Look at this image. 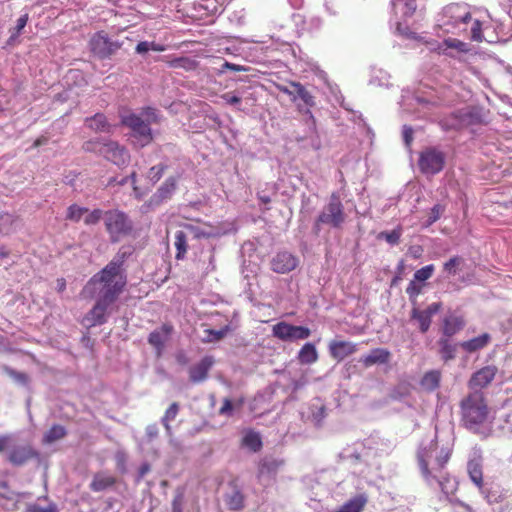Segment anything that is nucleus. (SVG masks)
<instances>
[{"label":"nucleus","mask_w":512,"mask_h":512,"mask_svg":"<svg viewBox=\"0 0 512 512\" xmlns=\"http://www.w3.org/2000/svg\"><path fill=\"white\" fill-rule=\"evenodd\" d=\"M131 254L132 251L129 248L121 247L112 260L88 280L82 295L90 298L98 295L116 302L127 285L124 265Z\"/></svg>","instance_id":"obj_1"},{"label":"nucleus","mask_w":512,"mask_h":512,"mask_svg":"<svg viewBox=\"0 0 512 512\" xmlns=\"http://www.w3.org/2000/svg\"><path fill=\"white\" fill-rule=\"evenodd\" d=\"M436 443H431L428 447L422 449L417 456L418 465L423 478L430 486L438 485L441 491L447 493V484L451 478L448 472L445 471V466L450 460L452 455L451 448H442L437 455L432 467L429 466L428 459L436 450Z\"/></svg>","instance_id":"obj_2"},{"label":"nucleus","mask_w":512,"mask_h":512,"mask_svg":"<svg viewBox=\"0 0 512 512\" xmlns=\"http://www.w3.org/2000/svg\"><path fill=\"white\" fill-rule=\"evenodd\" d=\"M461 425L472 433H478L488 420L490 408L483 391H470L460 403Z\"/></svg>","instance_id":"obj_3"},{"label":"nucleus","mask_w":512,"mask_h":512,"mask_svg":"<svg viewBox=\"0 0 512 512\" xmlns=\"http://www.w3.org/2000/svg\"><path fill=\"white\" fill-rule=\"evenodd\" d=\"M104 225L112 243L119 242L133 231L132 221L125 212L119 209L105 211Z\"/></svg>","instance_id":"obj_4"},{"label":"nucleus","mask_w":512,"mask_h":512,"mask_svg":"<svg viewBox=\"0 0 512 512\" xmlns=\"http://www.w3.org/2000/svg\"><path fill=\"white\" fill-rule=\"evenodd\" d=\"M344 206L341 202L338 193H332L328 204L323 208L321 213L318 215L315 223L314 230L318 233L321 229V225H329L333 228H340L345 222Z\"/></svg>","instance_id":"obj_5"},{"label":"nucleus","mask_w":512,"mask_h":512,"mask_svg":"<svg viewBox=\"0 0 512 512\" xmlns=\"http://www.w3.org/2000/svg\"><path fill=\"white\" fill-rule=\"evenodd\" d=\"M119 117L121 124L132 131V136L138 141L140 147L152 142L153 136L149 123H146L139 115L122 108L119 110Z\"/></svg>","instance_id":"obj_6"},{"label":"nucleus","mask_w":512,"mask_h":512,"mask_svg":"<svg viewBox=\"0 0 512 512\" xmlns=\"http://www.w3.org/2000/svg\"><path fill=\"white\" fill-rule=\"evenodd\" d=\"M121 46L120 42L111 40L103 30L94 33L89 40L90 52L100 60L111 58Z\"/></svg>","instance_id":"obj_7"},{"label":"nucleus","mask_w":512,"mask_h":512,"mask_svg":"<svg viewBox=\"0 0 512 512\" xmlns=\"http://www.w3.org/2000/svg\"><path fill=\"white\" fill-rule=\"evenodd\" d=\"M445 154L436 147H427L419 154L418 167L425 175L440 173L445 166Z\"/></svg>","instance_id":"obj_8"},{"label":"nucleus","mask_w":512,"mask_h":512,"mask_svg":"<svg viewBox=\"0 0 512 512\" xmlns=\"http://www.w3.org/2000/svg\"><path fill=\"white\" fill-rule=\"evenodd\" d=\"M444 17L447 19L445 25L458 28L459 31H466V26L472 20L469 9L461 4H450L444 9Z\"/></svg>","instance_id":"obj_9"},{"label":"nucleus","mask_w":512,"mask_h":512,"mask_svg":"<svg viewBox=\"0 0 512 512\" xmlns=\"http://www.w3.org/2000/svg\"><path fill=\"white\" fill-rule=\"evenodd\" d=\"M273 336L282 341L304 340L311 335L309 328L296 326L287 322H279L272 328Z\"/></svg>","instance_id":"obj_10"},{"label":"nucleus","mask_w":512,"mask_h":512,"mask_svg":"<svg viewBox=\"0 0 512 512\" xmlns=\"http://www.w3.org/2000/svg\"><path fill=\"white\" fill-rule=\"evenodd\" d=\"M113 303L114 301L98 296L94 306L83 317V325L86 327H94L106 323L108 309Z\"/></svg>","instance_id":"obj_11"},{"label":"nucleus","mask_w":512,"mask_h":512,"mask_svg":"<svg viewBox=\"0 0 512 512\" xmlns=\"http://www.w3.org/2000/svg\"><path fill=\"white\" fill-rule=\"evenodd\" d=\"M498 368L495 365L484 366L475 371L467 382L471 391H482L487 388L495 379Z\"/></svg>","instance_id":"obj_12"},{"label":"nucleus","mask_w":512,"mask_h":512,"mask_svg":"<svg viewBox=\"0 0 512 512\" xmlns=\"http://www.w3.org/2000/svg\"><path fill=\"white\" fill-rule=\"evenodd\" d=\"M7 460L14 466H22L32 459L39 458V452L31 445H11L7 451Z\"/></svg>","instance_id":"obj_13"},{"label":"nucleus","mask_w":512,"mask_h":512,"mask_svg":"<svg viewBox=\"0 0 512 512\" xmlns=\"http://www.w3.org/2000/svg\"><path fill=\"white\" fill-rule=\"evenodd\" d=\"M173 332V325L164 323L149 334L148 343L154 348L157 357L162 356L166 343L169 342Z\"/></svg>","instance_id":"obj_14"},{"label":"nucleus","mask_w":512,"mask_h":512,"mask_svg":"<svg viewBox=\"0 0 512 512\" xmlns=\"http://www.w3.org/2000/svg\"><path fill=\"white\" fill-rule=\"evenodd\" d=\"M441 308V302H434L423 310L416 307L411 310V319L418 322V327L421 333H426L429 330L432 323V317L437 314Z\"/></svg>","instance_id":"obj_15"},{"label":"nucleus","mask_w":512,"mask_h":512,"mask_svg":"<svg viewBox=\"0 0 512 512\" xmlns=\"http://www.w3.org/2000/svg\"><path fill=\"white\" fill-rule=\"evenodd\" d=\"M101 156L117 166L127 165L130 159L129 152L118 142L112 140L105 142Z\"/></svg>","instance_id":"obj_16"},{"label":"nucleus","mask_w":512,"mask_h":512,"mask_svg":"<svg viewBox=\"0 0 512 512\" xmlns=\"http://www.w3.org/2000/svg\"><path fill=\"white\" fill-rule=\"evenodd\" d=\"M298 258L287 251L278 252L270 261L271 269L278 274H286L298 266Z\"/></svg>","instance_id":"obj_17"},{"label":"nucleus","mask_w":512,"mask_h":512,"mask_svg":"<svg viewBox=\"0 0 512 512\" xmlns=\"http://www.w3.org/2000/svg\"><path fill=\"white\" fill-rule=\"evenodd\" d=\"M328 348L330 356L338 362L343 361L346 357L358 351V345L356 343L343 340L331 341Z\"/></svg>","instance_id":"obj_18"},{"label":"nucleus","mask_w":512,"mask_h":512,"mask_svg":"<svg viewBox=\"0 0 512 512\" xmlns=\"http://www.w3.org/2000/svg\"><path fill=\"white\" fill-rule=\"evenodd\" d=\"M214 364L212 356H205L199 363L190 367L189 379L192 383H200L207 379L209 370Z\"/></svg>","instance_id":"obj_19"},{"label":"nucleus","mask_w":512,"mask_h":512,"mask_svg":"<svg viewBox=\"0 0 512 512\" xmlns=\"http://www.w3.org/2000/svg\"><path fill=\"white\" fill-rule=\"evenodd\" d=\"M391 359V352L386 348H374L369 354L362 356L359 362L365 368H369L373 365L388 364Z\"/></svg>","instance_id":"obj_20"},{"label":"nucleus","mask_w":512,"mask_h":512,"mask_svg":"<svg viewBox=\"0 0 512 512\" xmlns=\"http://www.w3.org/2000/svg\"><path fill=\"white\" fill-rule=\"evenodd\" d=\"M466 320L463 315L452 313L444 317L442 322V333L446 337H452L464 329Z\"/></svg>","instance_id":"obj_21"},{"label":"nucleus","mask_w":512,"mask_h":512,"mask_svg":"<svg viewBox=\"0 0 512 512\" xmlns=\"http://www.w3.org/2000/svg\"><path fill=\"white\" fill-rule=\"evenodd\" d=\"M85 125L96 133H110L112 131V125L103 113H96L85 118Z\"/></svg>","instance_id":"obj_22"},{"label":"nucleus","mask_w":512,"mask_h":512,"mask_svg":"<svg viewBox=\"0 0 512 512\" xmlns=\"http://www.w3.org/2000/svg\"><path fill=\"white\" fill-rule=\"evenodd\" d=\"M467 472L470 480L475 484V486H477L479 489H482L484 486V481L481 459L474 458L469 460L467 463Z\"/></svg>","instance_id":"obj_23"},{"label":"nucleus","mask_w":512,"mask_h":512,"mask_svg":"<svg viewBox=\"0 0 512 512\" xmlns=\"http://www.w3.org/2000/svg\"><path fill=\"white\" fill-rule=\"evenodd\" d=\"M490 341L491 336L488 333H483L482 335L474 337L470 340L463 341L462 343H460V346L464 351L468 353H473L485 348Z\"/></svg>","instance_id":"obj_24"},{"label":"nucleus","mask_w":512,"mask_h":512,"mask_svg":"<svg viewBox=\"0 0 512 512\" xmlns=\"http://www.w3.org/2000/svg\"><path fill=\"white\" fill-rule=\"evenodd\" d=\"M176 186L177 179L175 177H168L158 188L157 192L153 196V199L156 201V203H160L169 199L176 190Z\"/></svg>","instance_id":"obj_25"},{"label":"nucleus","mask_w":512,"mask_h":512,"mask_svg":"<svg viewBox=\"0 0 512 512\" xmlns=\"http://www.w3.org/2000/svg\"><path fill=\"white\" fill-rule=\"evenodd\" d=\"M116 483V478L106 473H96L90 483V489L94 492L104 491Z\"/></svg>","instance_id":"obj_26"},{"label":"nucleus","mask_w":512,"mask_h":512,"mask_svg":"<svg viewBox=\"0 0 512 512\" xmlns=\"http://www.w3.org/2000/svg\"><path fill=\"white\" fill-rule=\"evenodd\" d=\"M244 402V398L232 400L226 397L222 400V405L218 410V414L227 418L232 417L235 411L242 409Z\"/></svg>","instance_id":"obj_27"},{"label":"nucleus","mask_w":512,"mask_h":512,"mask_svg":"<svg viewBox=\"0 0 512 512\" xmlns=\"http://www.w3.org/2000/svg\"><path fill=\"white\" fill-rule=\"evenodd\" d=\"M441 373L438 370H431L426 372L421 381V387L428 392L436 390L440 386Z\"/></svg>","instance_id":"obj_28"},{"label":"nucleus","mask_w":512,"mask_h":512,"mask_svg":"<svg viewBox=\"0 0 512 512\" xmlns=\"http://www.w3.org/2000/svg\"><path fill=\"white\" fill-rule=\"evenodd\" d=\"M298 360L301 364H313L318 360L316 347L312 343H306L298 353Z\"/></svg>","instance_id":"obj_29"},{"label":"nucleus","mask_w":512,"mask_h":512,"mask_svg":"<svg viewBox=\"0 0 512 512\" xmlns=\"http://www.w3.org/2000/svg\"><path fill=\"white\" fill-rule=\"evenodd\" d=\"M167 64L171 68H181L185 71H194L198 68L199 62L190 57H176L167 60Z\"/></svg>","instance_id":"obj_30"},{"label":"nucleus","mask_w":512,"mask_h":512,"mask_svg":"<svg viewBox=\"0 0 512 512\" xmlns=\"http://www.w3.org/2000/svg\"><path fill=\"white\" fill-rule=\"evenodd\" d=\"M67 435V430L64 426L55 424L53 425L43 436L44 444H51L60 439H63Z\"/></svg>","instance_id":"obj_31"},{"label":"nucleus","mask_w":512,"mask_h":512,"mask_svg":"<svg viewBox=\"0 0 512 512\" xmlns=\"http://www.w3.org/2000/svg\"><path fill=\"white\" fill-rule=\"evenodd\" d=\"M445 53L446 49H454L458 53H468L470 51L469 44L456 38H446L439 47Z\"/></svg>","instance_id":"obj_32"},{"label":"nucleus","mask_w":512,"mask_h":512,"mask_svg":"<svg viewBox=\"0 0 512 512\" xmlns=\"http://www.w3.org/2000/svg\"><path fill=\"white\" fill-rule=\"evenodd\" d=\"M179 410H180L179 404L177 402H173L166 409L163 417L161 418V423L164 426V428L168 434H171L170 422L173 421L177 417Z\"/></svg>","instance_id":"obj_33"},{"label":"nucleus","mask_w":512,"mask_h":512,"mask_svg":"<svg viewBox=\"0 0 512 512\" xmlns=\"http://www.w3.org/2000/svg\"><path fill=\"white\" fill-rule=\"evenodd\" d=\"M174 246L176 248V259H183L187 253V237L184 231H177L175 233Z\"/></svg>","instance_id":"obj_34"},{"label":"nucleus","mask_w":512,"mask_h":512,"mask_svg":"<svg viewBox=\"0 0 512 512\" xmlns=\"http://www.w3.org/2000/svg\"><path fill=\"white\" fill-rule=\"evenodd\" d=\"M290 86L295 89L296 96L300 98L307 106L313 107L315 105L314 97L301 83L291 82Z\"/></svg>","instance_id":"obj_35"},{"label":"nucleus","mask_w":512,"mask_h":512,"mask_svg":"<svg viewBox=\"0 0 512 512\" xmlns=\"http://www.w3.org/2000/svg\"><path fill=\"white\" fill-rule=\"evenodd\" d=\"M28 20H29L28 13L21 15L17 19L16 26L9 30V32H10V37L8 39L9 45L13 44L16 41V39L21 35L23 29L25 28V26L28 23Z\"/></svg>","instance_id":"obj_36"},{"label":"nucleus","mask_w":512,"mask_h":512,"mask_svg":"<svg viewBox=\"0 0 512 512\" xmlns=\"http://www.w3.org/2000/svg\"><path fill=\"white\" fill-rule=\"evenodd\" d=\"M242 443L253 452H257L262 448V440L258 433L249 431L243 437Z\"/></svg>","instance_id":"obj_37"},{"label":"nucleus","mask_w":512,"mask_h":512,"mask_svg":"<svg viewBox=\"0 0 512 512\" xmlns=\"http://www.w3.org/2000/svg\"><path fill=\"white\" fill-rule=\"evenodd\" d=\"M226 505L232 511H239L244 507V496L239 490L233 491L226 497Z\"/></svg>","instance_id":"obj_38"},{"label":"nucleus","mask_w":512,"mask_h":512,"mask_svg":"<svg viewBox=\"0 0 512 512\" xmlns=\"http://www.w3.org/2000/svg\"><path fill=\"white\" fill-rule=\"evenodd\" d=\"M448 338L449 337L441 338L438 342L440 346L441 357L445 361L453 359L456 353V346L452 344Z\"/></svg>","instance_id":"obj_39"},{"label":"nucleus","mask_w":512,"mask_h":512,"mask_svg":"<svg viewBox=\"0 0 512 512\" xmlns=\"http://www.w3.org/2000/svg\"><path fill=\"white\" fill-rule=\"evenodd\" d=\"M395 9L400 10L403 15L411 16L416 11V0H394Z\"/></svg>","instance_id":"obj_40"},{"label":"nucleus","mask_w":512,"mask_h":512,"mask_svg":"<svg viewBox=\"0 0 512 512\" xmlns=\"http://www.w3.org/2000/svg\"><path fill=\"white\" fill-rule=\"evenodd\" d=\"M88 212V208L80 207L77 204H72L67 208L66 219L72 222H79L83 215Z\"/></svg>","instance_id":"obj_41"},{"label":"nucleus","mask_w":512,"mask_h":512,"mask_svg":"<svg viewBox=\"0 0 512 512\" xmlns=\"http://www.w3.org/2000/svg\"><path fill=\"white\" fill-rule=\"evenodd\" d=\"M464 263V259L460 256L451 257L448 261L443 264V270L448 275H456L460 269V266Z\"/></svg>","instance_id":"obj_42"},{"label":"nucleus","mask_w":512,"mask_h":512,"mask_svg":"<svg viewBox=\"0 0 512 512\" xmlns=\"http://www.w3.org/2000/svg\"><path fill=\"white\" fill-rule=\"evenodd\" d=\"M166 169H167V165L162 164V163L152 166L149 169V171L147 172L146 177L152 184H155L162 178Z\"/></svg>","instance_id":"obj_43"},{"label":"nucleus","mask_w":512,"mask_h":512,"mask_svg":"<svg viewBox=\"0 0 512 512\" xmlns=\"http://www.w3.org/2000/svg\"><path fill=\"white\" fill-rule=\"evenodd\" d=\"M471 29H470V40L475 42H482L484 39L482 33V22L479 19H473L470 21Z\"/></svg>","instance_id":"obj_44"},{"label":"nucleus","mask_w":512,"mask_h":512,"mask_svg":"<svg viewBox=\"0 0 512 512\" xmlns=\"http://www.w3.org/2000/svg\"><path fill=\"white\" fill-rule=\"evenodd\" d=\"M435 271V266L433 264L426 265L420 269H418L414 273L413 280L417 282H424L428 279H430Z\"/></svg>","instance_id":"obj_45"},{"label":"nucleus","mask_w":512,"mask_h":512,"mask_svg":"<svg viewBox=\"0 0 512 512\" xmlns=\"http://www.w3.org/2000/svg\"><path fill=\"white\" fill-rule=\"evenodd\" d=\"M104 214H105V211H103L99 208H96L92 211L88 210V212L86 213V216L84 218L85 225L92 226V225L98 224L101 219L104 220Z\"/></svg>","instance_id":"obj_46"},{"label":"nucleus","mask_w":512,"mask_h":512,"mask_svg":"<svg viewBox=\"0 0 512 512\" xmlns=\"http://www.w3.org/2000/svg\"><path fill=\"white\" fill-rule=\"evenodd\" d=\"M423 286L417 281L411 280L406 287V294L411 302H416L417 297L422 293Z\"/></svg>","instance_id":"obj_47"},{"label":"nucleus","mask_w":512,"mask_h":512,"mask_svg":"<svg viewBox=\"0 0 512 512\" xmlns=\"http://www.w3.org/2000/svg\"><path fill=\"white\" fill-rule=\"evenodd\" d=\"M104 144L105 142H102L100 140H89L83 144L82 148L86 152L102 155Z\"/></svg>","instance_id":"obj_48"},{"label":"nucleus","mask_w":512,"mask_h":512,"mask_svg":"<svg viewBox=\"0 0 512 512\" xmlns=\"http://www.w3.org/2000/svg\"><path fill=\"white\" fill-rule=\"evenodd\" d=\"M13 223H14L13 215H11L9 213H0V233H3V234L9 233Z\"/></svg>","instance_id":"obj_49"},{"label":"nucleus","mask_w":512,"mask_h":512,"mask_svg":"<svg viewBox=\"0 0 512 512\" xmlns=\"http://www.w3.org/2000/svg\"><path fill=\"white\" fill-rule=\"evenodd\" d=\"M4 371L7 375L13 378L15 381L20 382L24 385L29 383V376L24 372L16 371L10 367H4Z\"/></svg>","instance_id":"obj_50"},{"label":"nucleus","mask_w":512,"mask_h":512,"mask_svg":"<svg viewBox=\"0 0 512 512\" xmlns=\"http://www.w3.org/2000/svg\"><path fill=\"white\" fill-rule=\"evenodd\" d=\"M402 235V229L400 227L389 231V232H382L380 234L381 237H384L385 240L392 245L398 244L400 237Z\"/></svg>","instance_id":"obj_51"},{"label":"nucleus","mask_w":512,"mask_h":512,"mask_svg":"<svg viewBox=\"0 0 512 512\" xmlns=\"http://www.w3.org/2000/svg\"><path fill=\"white\" fill-rule=\"evenodd\" d=\"M444 210L445 209H444L443 205H441V204L434 205L430 210L426 225L429 226V225L433 224L434 222H436L437 220H439L440 217L442 216Z\"/></svg>","instance_id":"obj_52"},{"label":"nucleus","mask_w":512,"mask_h":512,"mask_svg":"<svg viewBox=\"0 0 512 512\" xmlns=\"http://www.w3.org/2000/svg\"><path fill=\"white\" fill-rule=\"evenodd\" d=\"M228 331H229L228 326H226L220 330L207 329V330H205V332L208 335L207 341L208 342L219 341L226 336Z\"/></svg>","instance_id":"obj_53"},{"label":"nucleus","mask_w":512,"mask_h":512,"mask_svg":"<svg viewBox=\"0 0 512 512\" xmlns=\"http://www.w3.org/2000/svg\"><path fill=\"white\" fill-rule=\"evenodd\" d=\"M184 228L189 231L194 238L201 239V238H209L211 236L210 233L205 232L201 228L194 226L192 224H184Z\"/></svg>","instance_id":"obj_54"},{"label":"nucleus","mask_w":512,"mask_h":512,"mask_svg":"<svg viewBox=\"0 0 512 512\" xmlns=\"http://www.w3.org/2000/svg\"><path fill=\"white\" fill-rule=\"evenodd\" d=\"M221 99H223L226 104L231 106H237L241 102V98L232 92L222 94Z\"/></svg>","instance_id":"obj_55"},{"label":"nucleus","mask_w":512,"mask_h":512,"mask_svg":"<svg viewBox=\"0 0 512 512\" xmlns=\"http://www.w3.org/2000/svg\"><path fill=\"white\" fill-rule=\"evenodd\" d=\"M424 249L421 245H412L408 248L407 254L413 259H420L423 255Z\"/></svg>","instance_id":"obj_56"},{"label":"nucleus","mask_w":512,"mask_h":512,"mask_svg":"<svg viewBox=\"0 0 512 512\" xmlns=\"http://www.w3.org/2000/svg\"><path fill=\"white\" fill-rule=\"evenodd\" d=\"M403 139L407 146H410L413 141V129L410 126L403 127Z\"/></svg>","instance_id":"obj_57"},{"label":"nucleus","mask_w":512,"mask_h":512,"mask_svg":"<svg viewBox=\"0 0 512 512\" xmlns=\"http://www.w3.org/2000/svg\"><path fill=\"white\" fill-rule=\"evenodd\" d=\"M282 464V462H278L276 460L264 463L261 468V472H263L265 469L268 472H276L279 466Z\"/></svg>","instance_id":"obj_58"},{"label":"nucleus","mask_w":512,"mask_h":512,"mask_svg":"<svg viewBox=\"0 0 512 512\" xmlns=\"http://www.w3.org/2000/svg\"><path fill=\"white\" fill-rule=\"evenodd\" d=\"M11 442H12V437L10 435L0 436V453L5 450H8Z\"/></svg>","instance_id":"obj_59"},{"label":"nucleus","mask_w":512,"mask_h":512,"mask_svg":"<svg viewBox=\"0 0 512 512\" xmlns=\"http://www.w3.org/2000/svg\"><path fill=\"white\" fill-rule=\"evenodd\" d=\"M142 114L147 117L148 120L153 122H157L156 120V110L152 107H145L142 109Z\"/></svg>","instance_id":"obj_60"},{"label":"nucleus","mask_w":512,"mask_h":512,"mask_svg":"<svg viewBox=\"0 0 512 512\" xmlns=\"http://www.w3.org/2000/svg\"><path fill=\"white\" fill-rule=\"evenodd\" d=\"M222 69L223 70H231V71H235V72H240V71H244V67L240 66V65H237V64H234V63H231V62H228V61H225L222 65Z\"/></svg>","instance_id":"obj_61"},{"label":"nucleus","mask_w":512,"mask_h":512,"mask_svg":"<svg viewBox=\"0 0 512 512\" xmlns=\"http://www.w3.org/2000/svg\"><path fill=\"white\" fill-rule=\"evenodd\" d=\"M150 42L148 41H141L137 44L136 48H135V51L138 53V54H144L146 52H148L150 50Z\"/></svg>","instance_id":"obj_62"},{"label":"nucleus","mask_w":512,"mask_h":512,"mask_svg":"<svg viewBox=\"0 0 512 512\" xmlns=\"http://www.w3.org/2000/svg\"><path fill=\"white\" fill-rule=\"evenodd\" d=\"M181 506H182V496L178 495L177 497L174 498V500L172 502L173 512H182Z\"/></svg>","instance_id":"obj_63"},{"label":"nucleus","mask_w":512,"mask_h":512,"mask_svg":"<svg viewBox=\"0 0 512 512\" xmlns=\"http://www.w3.org/2000/svg\"><path fill=\"white\" fill-rule=\"evenodd\" d=\"M128 178L131 180V183L133 184V190L135 192V196L138 199H140L141 198V194L138 193V188L136 186V182H137V174H136V172H132L131 175Z\"/></svg>","instance_id":"obj_64"}]
</instances>
